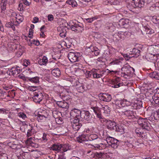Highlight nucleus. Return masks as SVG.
Segmentation results:
<instances>
[{
    "mask_svg": "<svg viewBox=\"0 0 159 159\" xmlns=\"http://www.w3.org/2000/svg\"><path fill=\"white\" fill-rule=\"evenodd\" d=\"M104 154L101 152H96L94 154V157L97 158H102L103 156H104Z\"/></svg>",
    "mask_w": 159,
    "mask_h": 159,
    "instance_id": "obj_44",
    "label": "nucleus"
},
{
    "mask_svg": "<svg viewBox=\"0 0 159 159\" xmlns=\"http://www.w3.org/2000/svg\"><path fill=\"white\" fill-rule=\"evenodd\" d=\"M80 118H81L82 120L88 121L91 118L92 115L89 111L84 110L82 111L81 114L80 115Z\"/></svg>",
    "mask_w": 159,
    "mask_h": 159,
    "instance_id": "obj_9",
    "label": "nucleus"
},
{
    "mask_svg": "<svg viewBox=\"0 0 159 159\" xmlns=\"http://www.w3.org/2000/svg\"><path fill=\"white\" fill-rule=\"evenodd\" d=\"M24 7L22 3H20L19 5V7L18 10L19 11H21L22 10H23Z\"/></svg>",
    "mask_w": 159,
    "mask_h": 159,
    "instance_id": "obj_64",
    "label": "nucleus"
},
{
    "mask_svg": "<svg viewBox=\"0 0 159 159\" xmlns=\"http://www.w3.org/2000/svg\"><path fill=\"white\" fill-rule=\"evenodd\" d=\"M66 30H64V33L61 32L60 33V35L61 37L62 38H64L66 36Z\"/></svg>",
    "mask_w": 159,
    "mask_h": 159,
    "instance_id": "obj_61",
    "label": "nucleus"
},
{
    "mask_svg": "<svg viewBox=\"0 0 159 159\" xmlns=\"http://www.w3.org/2000/svg\"><path fill=\"white\" fill-rule=\"evenodd\" d=\"M77 141L79 143H82L83 142L88 141V134H82L77 138Z\"/></svg>",
    "mask_w": 159,
    "mask_h": 159,
    "instance_id": "obj_23",
    "label": "nucleus"
},
{
    "mask_svg": "<svg viewBox=\"0 0 159 159\" xmlns=\"http://www.w3.org/2000/svg\"><path fill=\"white\" fill-rule=\"evenodd\" d=\"M37 113H36L32 112L31 113V114L30 115H32L33 118L32 119H30V120L32 121H33V120L35 119H37L39 120H42L44 118H45V117L42 116V114H41L40 113H38L37 115H36Z\"/></svg>",
    "mask_w": 159,
    "mask_h": 159,
    "instance_id": "obj_22",
    "label": "nucleus"
},
{
    "mask_svg": "<svg viewBox=\"0 0 159 159\" xmlns=\"http://www.w3.org/2000/svg\"><path fill=\"white\" fill-rule=\"evenodd\" d=\"M52 75L55 77H59L60 75L61 72L58 68H55L52 71Z\"/></svg>",
    "mask_w": 159,
    "mask_h": 159,
    "instance_id": "obj_28",
    "label": "nucleus"
},
{
    "mask_svg": "<svg viewBox=\"0 0 159 159\" xmlns=\"http://www.w3.org/2000/svg\"><path fill=\"white\" fill-rule=\"evenodd\" d=\"M99 97L101 100L107 102L110 101L112 99L111 96L110 94L106 93L100 94Z\"/></svg>",
    "mask_w": 159,
    "mask_h": 159,
    "instance_id": "obj_11",
    "label": "nucleus"
},
{
    "mask_svg": "<svg viewBox=\"0 0 159 159\" xmlns=\"http://www.w3.org/2000/svg\"><path fill=\"white\" fill-rule=\"evenodd\" d=\"M120 79L119 78H116L113 79L111 82V86L113 88H118L119 87L122 86V84L121 83H119Z\"/></svg>",
    "mask_w": 159,
    "mask_h": 159,
    "instance_id": "obj_17",
    "label": "nucleus"
},
{
    "mask_svg": "<svg viewBox=\"0 0 159 159\" xmlns=\"http://www.w3.org/2000/svg\"><path fill=\"white\" fill-rule=\"evenodd\" d=\"M71 126L73 130L78 131L82 126V124L80 122V120H74L71 121Z\"/></svg>",
    "mask_w": 159,
    "mask_h": 159,
    "instance_id": "obj_10",
    "label": "nucleus"
},
{
    "mask_svg": "<svg viewBox=\"0 0 159 159\" xmlns=\"http://www.w3.org/2000/svg\"><path fill=\"white\" fill-rule=\"evenodd\" d=\"M30 44H33L36 46H39L40 44V43L38 40H36V41L34 40L32 43H30Z\"/></svg>",
    "mask_w": 159,
    "mask_h": 159,
    "instance_id": "obj_58",
    "label": "nucleus"
},
{
    "mask_svg": "<svg viewBox=\"0 0 159 159\" xmlns=\"http://www.w3.org/2000/svg\"><path fill=\"white\" fill-rule=\"evenodd\" d=\"M124 33V32H119L118 33L117 35L119 38L123 39H124L125 37Z\"/></svg>",
    "mask_w": 159,
    "mask_h": 159,
    "instance_id": "obj_51",
    "label": "nucleus"
},
{
    "mask_svg": "<svg viewBox=\"0 0 159 159\" xmlns=\"http://www.w3.org/2000/svg\"><path fill=\"white\" fill-rule=\"evenodd\" d=\"M52 114L53 117L55 119L58 118L59 116L61 115V113L60 112L55 110H53Z\"/></svg>",
    "mask_w": 159,
    "mask_h": 159,
    "instance_id": "obj_34",
    "label": "nucleus"
},
{
    "mask_svg": "<svg viewBox=\"0 0 159 159\" xmlns=\"http://www.w3.org/2000/svg\"><path fill=\"white\" fill-rule=\"evenodd\" d=\"M23 64L24 66L27 67L29 64H30V61L29 60H27L26 59H25Z\"/></svg>",
    "mask_w": 159,
    "mask_h": 159,
    "instance_id": "obj_59",
    "label": "nucleus"
},
{
    "mask_svg": "<svg viewBox=\"0 0 159 159\" xmlns=\"http://www.w3.org/2000/svg\"><path fill=\"white\" fill-rule=\"evenodd\" d=\"M30 82L33 83H37L39 82V77L36 76L30 78Z\"/></svg>",
    "mask_w": 159,
    "mask_h": 159,
    "instance_id": "obj_42",
    "label": "nucleus"
},
{
    "mask_svg": "<svg viewBox=\"0 0 159 159\" xmlns=\"http://www.w3.org/2000/svg\"><path fill=\"white\" fill-rule=\"evenodd\" d=\"M93 76L94 78L98 79L100 78L102 76L101 74H98L97 73L98 70L96 69H93Z\"/></svg>",
    "mask_w": 159,
    "mask_h": 159,
    "instance_id": "obj_29",
    "label": "nucleus"
},
{
    "mask_svg": "<svg viewBox=\"0 0 159 159\" xmlns=\"http://www.w3.org/2000/svg\"><path fill=\"white\" fill-rule=\"evenodd\" d=\"M93 69L91 70V71L86 70L85 73V76L86 78H89L90 77L91 75H93Z\"/></svg>",
    "mask_w": 159,
    "mask_h": 159,
    "instance_id": "obj_45",
    "label": "nucleus"
},
{
    "mask_svg": "<svg viewBox=\"0 0 159 159\" xmlns=\"http://www.w3.org/2000/svg\"><path fill=\"white\" fill-rule=\"evenodd\" d=\"M140 50L134 48L133 49L131 55L133 56L134 58H137L140 55Z\"/></svg>",
    "mask_w": 159,
    "mask_h": 159,
    "instance_id": "obj_25",
    "label": "nucleus"
},
{
    "mask_svg": "<svg viewBox=\"0 0 159 159\" xmlns=\"http://www.w3.org/2000/svg\"><path fill=\"white\" fill-rule=\"evenodd\" d=\"M48 61L47 58L45 56H44L42 59L40 60L39 61V63L40 65H46Z\"/></svg>",
    "mask_w": 159,
    "mask_h": 159,
    "instance_id": "obj_32",
    "label": "nucleus"
},
{
    "mask_svg": "<svg viewBox=\"0 0 159 159\" xmlns=\"http://www.w3.org/2000/svg\"><path fill=\"white\" fill-rule=\"evenodd\" d=\"M106 141L109 145L114 148H117L119 144V141L117 139L110 136H107Z\"/></svg>",
    "mask_w": 159,
    "mask_h": 159,
    "instance_id": "obj_3",
    "label": "nucleus"
},
{
    "mask_svg": "<svg viewBox=\"0 0 159 159\" xmlns=\"http://www.w3.org/2000/svg\"><path fill=\"white\" fill-rule=\"evenodd\" d=\"M97 19L98 17L95 16L90 18L86 19V20L88 22L92 23L93 21L97 20Z\"/></svg>",
    "mask_w": 159,
    "mask_h": 159,
    "instance_id": "obj_52",
    "label": "nucleus"
},
{
    "mask_svg": "<svg viewBox=\"0 0 159 159\" xmlns=\"http://www.w3.org/2000/svg\"><path fill=\"white\" fill-rule=\"evenodd\" d=\"M56 103L59 107L67 109L69 107L68 104L65 101H56Z\"/></svg>",
    "mask_w": 159,
    "mask_h": 159,
    "instance_id": "obj_21",
    "label": "nucleus"
},
{
    "mask_svg": "<svg viewBox=\"0 0 159 159\" xmlns=\"http://www.w3.org/2000/svg\"><path fill=\"white\" fill-rule=\"evenodd\" d=\"M61 149L60 152L62 153L66 152L69 149V146L68 144H61Z\"/></svg>",
    "mask_w": 159,
    "mask_h": 159,
    "instance_id": "obj_30",
    "label": "nucleus"
},
{
    "mask_svg": "<svg viewBox=\"0 0 159 159\" xmlns=\"http://www.w3.org/2000/svg\"><path fill=\"white\" fill-rule=\"evenodd\" d=\"M80 56L79 53L70 52L68 54V57L71 62H75L78 61V58Z\"/></svg>",
    "mask_w": 159,
    "mask_h": 159,
    "instance_id": "obj_7",
    "label": "nucleus"
},
{
    "mask_svg": "<svg viewBox=\"0 0 159 159\" xmlns=\"http://www.w3.org/2000/svg\"><path fill=\"white\" fill-rule=\"evenodd\" d=\"M79 24L73 23V24L69 25L71 29L73 31L77 32H81L84 30L83 25L82 23L78 22Z\"/></svg>",
    "mask_w": 159,
    "mask_h": 159,
    "instance_id": "obj_4",
    "label": "nucleus"
},
{
    "mask_svg": "<svg viewBox=\"0 0 159 159\" xmlns=\"http://www.w3.org/2000/svg\"><path fill=\"white\" fill-rule=\"evenodd\" d=\"M16 21L18 23H20L23 21V18L21 16H18L16 17Z\"/></svg>",
    "mask_w": 159,
    "mask_h": 159,
    "instance_id": "obj_54",
    "label": "nucleus"
},
{
    "mask_svg": "<svg viewBox=\"0 0 159 159\" xmlns=\"http://www.w3.org/2000/svg\"><path fill=\"white\" fill-rule=\"evenodd\" d=\"M76 89L78 92L82 93L85 90V87L84 86L81 85L80 86L77 87Z\"/></svg>",
    "mask_w": 159,
    "mask_h": 159,
    "instance_id": "obj_46",
    "label": "nucleus"
},
{
    "mask_svg": "<svg viewBox=\"0 0 159 159\" xmlns=\"http://www.w3.org/2000/svg\"><path fill=\"white\" fill-rule=\"evenodd\" d=\"M55 121H56L57 123L59 124H61L63 123L62 118H61V117H60V116H59L58 118H57L56 119Z\"/></svg>",
    "mask_w": 159,
    "mask_h": 159,
    "instance_id": "obj_50",
    "label": "nucleus"
},
{
    "mask_svg": "<svg viewBox=\"0 0 159 159\" xmlns=\"http://www.w3.org/2000/svg\"><path fill=\"white\" fill-rule=\"evenodd\" d=\"M116 105L120 107H124L125 104L121 100H116L115 102Z\"/></svg>",
    "mask_w": 159,
    "mask_h": 159,
    "instance_id": "obj_36",
    "label": "nucleus"
},
{
    "mask_svg": "<svg viewBox=\"0 0 159 159\" xmlns=\"http://www.w3.org/2000/svg\"><path fill=\"white\" fill-rule=\"evenodd\" d=\"M39 113H40L41 114H42V116L47 118L48 116V114L45 110H43L42 111L39 112Z\"/></svg>",
    "mask_w": 159,
    "mask_h": 159,
    "instance_id": "obj_53",
    "label": "nucleus"
},
{
    "mask_svg": "<svg viewBox=\"0 0 159 159\" xmlns=\"http://www.w3.org/2000/svg\"><path fill=\"white\" fill-rule=\"evenodd\" d=\"M153 116L156 120L159 118V109L156 111V113H154Z\"/></svg>",
    "mask_w": 159,
    "mask_h": 159,
    "instance_id": "obj_55",
    "label": "nucleus"
},
{
    "mask_svg": "<svg viewBox=\"0 0 159 159\" xmlns=\"http://www.w3.org/2000/svg\"><path fill=\"white\" fill-rule=\"evenodd\" d=\"M106 28L110 32L114 31L115 29V27L112 23L107 24Z\"/></svg>",
    "mask_w": 159,
    "mask_h": 159,
    "instance_id": "obj_33",
    "label": "nucleus"
},
{
    "mask_svg": "<svg viewBox=\"0 0 159 159\" xmlns=\"http://www.w3.org/2000/svg\"><path fill=\"white\" fill-rule=\"evenodd\" d=\"M103 110H104V113L107 114V116H108L110 113L111 110L110 107L107 105H104L102 107Z\"/></svg>",
    "mask_w": 159,
    "mask_h": 159,
    "instance_id": "obj_31",
    "label": "nucleus"
},
{
    "mask_svg": "<svg viewBox=\"0 0 159 159\" xmlns=\"http://www.w3.org/2000/svg\"><path fill=\"white\" fill-rule=\"evenodd\" d=\"M123 56L125 58V60L127 61H128L131 58L133 57V56L131 55V54L128 55L127 54H124Z\"/></svg>",
    "mask_w": 159,
    "mask_h": 159,
    "instance_id": "obj_48",
    "label": "nucleus"
},
{
    "mask_svg": "<svg viewBox=\"0 0 159 159\" xmlns=\"http://www.w3.org/2000/svg\"><path fill=\"white\" fill-rule=\"evenodd\" d=\"M149 52H152V54L154 55H156L157 57H158L159 53L157 51V49L153 48V47H151L149 49Z\"/></svg>",
    "mask_w": 159,
    "mask_h": 159,
    "instance_id": "obj_39",
    "label": "nucleus"
},
{
    "mask_svg": "<svg viewBox=\"0 0 159 159\" xmlns=\"http://www.w3.org/2000/svg\"><path fill=\"white\" fill-rule=\"evenodd\" d=\"M7 96H9V95L7 94L5 91L0 89V98H2V97H3L5 98Z\"/></svg>",
    "mask_w": 159,
    "mask_h": 159,
    "instance_id": "obj_41",
    "label": "nucleus"
},
{
    "mask_svg": "<svg viewBox=\"0 0 159 159\" xmlns=\"http://www.w3.org/2000/svg\"><path fill=\"white\" fill-rule=\"evenodd\" d=\"M48 136L49 135L48 134L45 133H43V136L42 138L44 142H47L48 140Z\"/></svg>",
    "mask_w": 159,
    "mask_h": 159,
    "instance_id": "obj_47",
    "label": "nucleus"
},
{
    "mask_svg": "<svg viewBox=\"0 0 159 159\" xmlns=\"http://www.w3.org/2000/svg\"><path fill=\"white\" fill-rule=\"evenodd\" d=\"M23 3L24 5H26L27 6H29L30 5V3L28 0H23Z\"/></svg>",
    "mask_w": 159,
    "mask_h": 159,
    "instance_id": "obj_60",
    "label": "nucleus"
},
{
    "mask_svg": "<svg viewBox=\"0 0 159 159\" xmlns=\"http://www.w3.org/2000/svg\"><path fill=\"white\" fill-rule=\"evenodd\" d=\"M149 76L155 80H159V73L154 71L149 74Z\"/></svg>",
    "mask_w": 159,
    "mask_h": 159,
    "instance_id": "obj_27",
    "label": "nucleus"
},
{
    "mask_svg": "<svg viewBox=\"0 0 159 159\" xmlns=\"http://www.w3.org/2000/svg\"><path fill=\"white\" fill-rule=\"evenodd\" d=\"M123 112L124 115L127 116L128 118L129 119H134L135 118L134 113L132 111L130 110L129 109H125Z\"/></svg>",
    "mask_w": 159,
    "mask_h": 159,
    "instance_id": "obj_14",
    "label": "nucleus"
},
{
    "mask_svg": "<svg viewBox=\"0 0 159 159\" xmlns=\"http://www.w3.org/2000/svg\"><path fill=\"white\" fill-rule=\"evenodd\" d=\"M146 59L148 61L151 62H153L154 63L156 61L158 57L156 55L152 54V52H149L147 53L145 56Z\"/></svg>",
    "mask_w": 159,
    "mask_h": 159,
    "instance_id": "obj_12",
    "label": "nucleus"
},
{
    "mask_svg": "<svg viewBox=\"0 0 159 159\" xmlns=\"http://www.w3.org/2000/svg\"><path fill=\"white\" fill-rule=\"evenodd\" d=\"M88 141H91L92 140H95L96 143H98V142L100 140V138H98L97 135L95 134H92L89 136L88 135Z\"/></svg>",
    "mask_w": 159,
    "mask_h": 159,
    "instance_id": "obj_24",
    "label": "nucleus"
},
{
    "mask_svg": "<svg viewBox=\"0 0 159 159\" xmlns=\"http://www.w3.org/2000/svg\"><path fill=\"white\" fill-rule=\"evenodd\" d=\"M95 49H96V50L94 52V54L96 56H97L99 54L100 51L98 48H95Z\"/></svg>",
    "mask_w": 159,
    "mask_h": 159,
    "instance_id": "obj_62",
    "label": "nucleus"
},
{
    "mask_svg": "<svg viewBox=\"0 0 159 159\" xmlns=\"http://www.w3.org/2000/svg\"><path fill=\"white\" fill-rule=\"evenodd\" d=\"M37 87L36 86H33L30 85V92L31 93L34 92V91H36Z\"/></svg>",
    "mask_w": 159,
    "mask_h": 159,
    "instance_id": "obj_57",
    "label": "nucleus"
},
{
    "mask_svg": "<svg viewBox=\"0 0 159 159\" xmlns=\"http://www.w3.org/2000/svg\"><path fill=\"white\" fill-rule=\"evenodd\" d=\"M66 3L72 6V7H75L77 6V3L76 1L74 0H68Z\"/></svg>",
    "mask_w": 159,
    "mask_h": 159,
    "instance_id": "obj_35",
    "label": "nucleus"
},
{
    "mask_svg": "<svg viewBox=\"0 0 159 159\" xmlns=\"http://www.w3.org/2000/svg\"><path fill=\"white\" fill-rule=\"evenodd\" d=\"M31 128H32V127ZM36 132L32 128L30 129V136H33L32 137H30V146L34 148H37L38 147V144L34 142V141H35V140L34 137V133H35Z\"/></svg>",
    "mask_w": 159,
    "mask_h": 159,
    "instance_id": "obj_13",
    "label": "nucleus"
},
{
    "mask_svg": "<svg viewBox=\"0 0 159 159\" xmlns=\"http://www.w3.org/2000/svg\"><path fill=\"white\" fill-rule=\"evenodd\" d=\"M152 98L155 103L159 105V96L156 97L155 96H153L152 97Z\"/></svg>",
    "mask_w": 159,
    "mask_h": 159,
    "instance_id": "obj_49",
    "label": "nucleus"
},
{
    "mask_svg": "<svg viewBox=\"0 0 159 159\" xmlns=\"http://www.w3.org/2000/svg\"><path fill=\"white\" fill-rule=\"evenodd\" d=\"M129 20L127 19H121L118 22V25L122 28H127L129 25Z\"/></svg>",
    "mask_w": 159,
    "mask_h": 159,
    "instance_id": "obj_16",
    "label": "nucleus"
},
{
    "mask_svg": "<svg viewBox=\"0 0 159 159\" xmlns=\"http://www.w3.org/2000/svg\"><path fill=\"white\" fill-rule=\"evenodd\" d=\"M146 121L143 123V124H142L141 127H142L143 129H145L148 131H150L151 129H152V127L151 125V124L149 122V121L150 120L146 119Z\"/></svg>",
    "mask_w": 159,
    "mask_h": 159,
    "instance_id": "obj_20",
    "label": "nucleus"
},
{
    "mask_svg": "<svg viewBox=\"0 0 159 159\" xmlns=\"http://www.w3.org/2000/svg\"><path fill=\"white\" fill-rule=\"evenodd\" d=\"M91 108L93 110V111L96 115V117L100 120L102 122V121H105L106 122L107 129L111 130H114L117 132H121V129H117V126L115 122H112L110 120L104 119L103 117L101 114L100 108L96 106L91 107Z\"/></svg>",
    "mask_w": 159,
    "mask_h": 159,
    "instance_id": "obj_1",
    "label": "nucleus"
},
{
    "mask_svg": "<svg viewBox=\"0 0 159 159\" xmlns=\"http://www.w3.org/2000/svg\"><path fill=\"white\" fill-rule=\"evenodd\" d=\"M132 107L134 109H139L142 107V102L141 101H138L136 103L133 104Z\"/></svg>",
    "mask_w": 159,
    "mask_h": 159,
    "instance_id": "obj_26",
    "label": "nucleus"
},
{
    "mask_svg": "<svg viewBox=\"0 0 159 159\" xmlns=\"http://www.w3.org/2000/svg\"><path fill=\"white\" fill-rule=\"evenodd\" d=\"M61 144L58 143H55L52 144L51 146L49 148L50 150L57 151L60 152L61 149Z\"/></svg>",
    "mask_w": 159,
    "mask_h": 159,
    "instance_id": "obj_19",
    "label": "nucleus"
},
{
    "mask_svg": "<svg viewBox=\"0 0 159 159\" xmlns=\"http://www.w3.org/2000/svg\"><path fill=\"white\" fill-rule=\"evenodd\" d=\"M20 72V70L17 68L12 67L8 70L7 74L11 75H16Z\"/></svg>",
    "mask_w": 159,
    "mask_h": 159,
    "instance_id": "obj_18",
    "label": "nucleus"
},
{
    "mask_svg": "<svg viewBox=\"0 0 159 159\" xmlns=\"http://www.w3.org/2000/svg\"><path fill=\"white\" fill-rule=\"evenodd\" d=\"M133 2L130 4L128 5L129 7L130 8H141L143 7L144 5V2L143 0H132Z\"/></svg>",
    "mask_w": 159,
    "mask_h": 159,
    "instance_id": "obj_5",
    "label": "nucleus"
},
{
    "mask_svg": "<svg viewBox=\"0 0 159 159\" xmlns=\"http://www.w3.org/2000/svg\"><path fill=\"white\" fill-rule=\"evenodd\" d=\"M146 119L139 117V118L138 119L137 122L139 125L141 127L142 124H143V123L145 121H146Z\"/></svg>",
    "mask_w": 159,
    "mask_h": 159,
    "instance_id": "obj_43",
    "label": "nucleus"
},
{
    "mask_svg": "<svg viewBox=\"0 0 159 159\" xmlns=\"http://www.w3.org/2000/svg\"><path fill=\"white\" fill-rule=\"evenodd\" d=\"M122 72H124L125 74H127V76H131L134 72V68L129 65L125 66L121 68Z\"/></svg>",
    "mask_w": 159,
    "mask_h": 159,
    "instance_id": "obj_6",
    "label": "nucleus"
},
{
    "mask_svg": "<svg viewBox=\"0 0 159 159\" xmlns=\"http://www.w3.org/2000/svg\"><path fill=\"white\" fill-rule=\"evenodd\" d=\"M135 131L138 136L142 138H147V134L144 133L143 129L138 128L136 129Z\"/></svg>",
    "mask_w": 159,
    "mask_h": 159,
    "instance_id": "obj_15",
    "label": "nucleus"
},
{
    "mask_svg": "<svg viewBox=\"0 0 159 159\" xmlns=\"http://www.w3.org/2000/svg\"><path fill=\"white\" fill-rule=\"evenodd\" d=\"M18 116L22 119H25L26 117V115L23 112H20L18 113Z\"/></svg>",
    "mask_w": 159,
    "mask_h": 159,
    "instance_id": "obj_56",
    "label": "nucleus"
},
{
    "mask_svg": "<svg viewBox=\"0 0 159 159\" xmlns=\"http://www.w3.org/2000/svg\"><path fill=\"white\" fill-rule=\"evenodd\" d=\"M53 16L52 15H49L48 16V21H51L53 20Z\"/></svg>",
    "mask_w": 159,
    "mask_h": 159,
    "instance_id": "obj_63",
    "label": "nucleus"
},
{
    "mask_svg": "<svg viewBox=\"0 0 159 159\" xmlns=\"http://www.w3.org/2000/svg\"><path fill=\"white\" fill-rule=\"evenodd\" d=\"M145 31L147 34H152L154 33V30L151 29L147 27H145Z\"/></svg>",
    "mask_w": 159,
    "mask_h": 159,
    "instance_id": "obj_40",
    "label": "nucleus"
},
{
    "mask_svg": "<svg viewBox=\"0 0 159 159\" xmlns=\"http://www.w3.org/2000/svg\"><path fill=\"white\" fill-rule=\"evenodd\" d=\"M81 113L82 111H81L79 110L74 109L71 111L70 112V115L71 116L74 118V120L77 119L79 120Z\"/></svg>",
    "mask_w": 159,
    "mask_h": 159,
    "instance_id": "obj_8",
    "label": "nucleus"
},
{
    "mask_svg": "<svg viewBox=\"0 0 159 159\" xmlns=\"http://www.w3.org/2000/svg\"><path fill=\"white\" fill-rule=\"evenodd\" d=\"M30 98H32L33 101L36 103H39L43 99V96L41 92L30 93Z\"/></svg>",
    "mask_w": 159,
    "mask_h": 159,
    "instance_id": "obj_2",
    "label": "nucleus"
},
{
    "mask_svg": "<svg viewBox=\"0 0 159 159\" xmlns=\"http://www.w3.org/2000/svg\"><path fill=\"white\" fill-rule=\"evenodd\" d=\"M7 0H2L1 4L2 5L1 6V9L2 11H5L6 9V6L7 3Z\"/></svg>",
    "mask_w": 159,
    "mask_h": 159,
    "instance_id": "obj_37",
    "label": "nucleus"
},
{
    "mask_svg": "<svg viewBox=\"0 0 159 159\" xmlns=\"http://www.w3.org/2000/svg\"><path fill=\"white\" fill-rule=\"evenodd\" d=\"M6 27L7 28H11L13 30H15V27L14 26V24L11 22H8L6 24Z\"/></svg>",
    "mask_w": 159,
    "mask_h": 159,
    "instance_id": "obj_38",
    "label": "nucleus"
}]
</instances>
